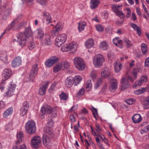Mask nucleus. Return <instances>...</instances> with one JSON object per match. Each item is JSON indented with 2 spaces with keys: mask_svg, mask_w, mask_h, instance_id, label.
Wrapping results in <instances>:
<instances>
[{
  "mask_svg": "<svg viewBox=\"0 0 149 149\" xmlns=\"http://www.w3.org/2000/svg\"><path fill=\"white\" fill-rule=\"evenodd\" d=\"M42 43L43 45H50L52 44L50 36L49 34H45L43 40L42 41Z\"/></svg>",
  "mask_w": 149,
  "mask_h": 149,
  "instance_id": "16",
  "label": "nucleus"
},
{
  "mask_svg": "<svg viewBox=\"0 0 149 149\" xmlns=\"http://www.w3.org/2000/svg\"><path fill=\"white\" fill-rule=\"evenodd\" d=\"M85 93V90L83 88H81L77 93V97H81Z\"/></svg>",
  "mask_w": 149,
  "mask_h": 149,
  "instance_id": "50",
  "label": "nucleus"
},
{
  "mask_svg": "<svg viewBox=\"0 0 149 149\" xmlns=\"http://www.w3.org/2000/svg\"><path fill=\"white\" fill-rule=\"evenodd\" d=\"M22 61L21 58L19 56L15 57L12 61L11 66L13 68L19 66L22 64Z\"/></svg>",
  "mask_w": 149,
  "mask_h": 149,
  "instance_id": "14",
  "label": "nucleus"
},
{
  "mask_svg": "<svg viewBox=\"0 0 149 149\" xmlns=\"http://www.w3.org/2000/svg\"><path fill=\"white\" fill-rule=\"evenodd\" d=\"M102 82V80L101 79H99L97 80L96 84L95 85V89H97L100 85Z\"/></svg>",
  "mask_w": 149,
  "mask_h": 149,
  "instance_id": "53",
  "label": "nucleus"
},
{
  "mask_svg": "<svg viewBox=\"0 0 149 149\" xmlns=\"http://www.w3.org/2000/svg\"><path fill=\"white\" fill-rule=\"evenodd\" d=\"M141 50L143 55H145L148 51L147 47L146 44L142 43L141 45Z\"/></svg>",
  "mask_w": 149,
  "mask_h": 149,
  "instance_id": "37",
  "label": "nucleus"
},
{
  "mask_svg": "<svg viewBox=\"0 0 149 149\" xmlns=\"http://www.w3.org/2000/svg\"><path fill=\"white\" fill-rule=\"evenodd\" d=\"M142 82L140 79L136 81L134 84L133 85V88H135L136 87L141 85L142 84Z\"/></svg>",
  "mask_w": 149,
  "mask_h": 149,
  "instance_id": "56",
  "label": "nucleus"
},
{
  "mask_svg": "<svg viewBox=\"0 0 149 149\" xmlns=\"http://www.w3.org/2000/svg\"><path fill=\"white\" fill-rule=\"evenodd\" d=\"M55 27V30H53L52 32V34L53 36H55L62 29L63 25L60 22H58Z\"/></svg>",
  "mask_w": 149,
  "mask_h": 149,
  "instance_id": "15",
  "label": "nucleus"
},
{
  "mask_svg": "<svg viewBox=\"0 0 149 149\" xmlns=\"http://www.w3.org/2000/svg\"><path fill=\"white\" fill-rule=\"evenodd\" d=\"M43 141L44 145L45 146L48 145L50 142V138L46 135H43Z\"/></svg>",
  "mask_w": 149,
  "mask_h": 149,
  "instance_id": "33",
  "label": "nucleus"
},
{
  "mask_svg": "<svg viewBox=\"0 0 149 149\" xmlns=\"http://www.w3.org/2000/svg\"><path fill=\"white\" fill-rule=\"evenodd\" d=\"M109 75V72L107 68H104L102 70L101 75L102 78H107Z\"/></svg>",
  "mask_w": 149,
  "mask_h": 149,
  "instance_id": "30",
  "label": "nucleus"
},
{
  "mask_svg": "<svg viewBox=\"0 0 149 149\" xmlns=\"http://www.w3.org/2000/svg\"><path fill=\"white\" fill-rule=\"evenodd\" d=\"M27 111V109H26L25 108H22L20 109V114L21 116H24L25 115Z\"/></svg>",
  "mask_w": 149,
  "mask_h": 149,
  "instance_id": "57",
  "label": "nucleus"
},
{
  "mask_svg": "<svg viewBox=\"0 0 149 149\" xmlns=\"http://www.w3.org/2000/svg\"><path fill=\"white\" fill-rule=\"evenodd\" d=\"M135 99L133 98H130L126 100V102L128 104H132L134 102Z\"/></svg>",
  "mask_w": 149,
  "mask_h": 149,
  "instance_id": "61",
  "label": "nucleus"
},
{
  "mask_svg": "<svg viewBox=\"0 0 149 149\" xmlns=\"http://www.w3.org/2000/svg\"><path fill=\"white\" fill-rule=\"evenodd\" d=\"M99 0H91L90 7L92 9L96 8L100 3Z\"/></svg>",
  "mask_w": 149,
  "mask_h": 149,
  "instance_id": "25",
  "label": "nucleus"
},
{
  "mask_svg": "<svg viewBox=\"0 0 149 149\" xmlns=\"http://www.w3.org/2000/svg\"><path fill=\"white\" fill-rule=\"evenodd\" d=\"M132 120L134 123H138L141 121V117L140 114H136L133 116Z\"/></svg>",
  "mask_w": 149,
  "mask_h": 149,
  "instance_id": "28",
  "label": "nucleus"
},
{
  "mask_svg": "<svg viewBox=\"0 0 149 149\" xmlns=\"http://www.w3.org/2000/svg\"><path fill=\"white\" fill-rule=\"evenodd\" d=\"M96 30L99 32L102 31L104 30V28L101 25H97L95 26Z\"/></svg>",
  "mask_w": 149,
  "mask_h": 149,
  "instance_id": "55",
  "label": "nucleus"
},
{
  "mask_svg": "<svg viewBox=\"0 0 149 149\" xmlns=\"http://www.w3.org/2000/svg\"><path fill=\"white\" fill-rule=\"evenodd\" d=\"M12 74V72L9 69H5L2 72V82L0 83V90L1 91H2L4 88V86L2 85V84L4 83V81L8 79L11 76Z\"/></svg>",
  "mask_w": 149,
  "mask_h": 149,
  "instance_id": "5",
  "label": "nucleus"
},
{
  "mask_svg": "<svg viewBox=\"0 0 149 149\" xmlns=\"http://www.w3.org/2000/svg\"><path fill=\"white\" fill-rule=\"evenodd\" d=\"M145 91V88H142L134 91V93L136 95H139L144 93Z\"/></svg>",
  "mask_w": 149,
  "mask_h": 149,
  "instance_id": "44",
  "label": "nucleus"
},
{
  "mask_svg": "<svg viewBox=\"0 0 149 149\" xmlns=\"http://www.w3.org/2000/svg\"><path fill=\"white\" fill-rule=\"evenodd\" d=\"M17 21V19H15L13 20L10 24V25L8 26V28L10 27V29H8V30H10V29H13L15 30V29L14 28V26L15 25V23Z\"/></svg>",
  "mask_w": 149,
  "mask_h": 149,
  "instance_id": "52",
  "label": "nucleus"
},
{
  "mask_svg": "<svg viewBox=\"0 0 149 149\" xmlns=\"http://www.w3.org/2000/svg\"><path fill=\"white\" fill-rule=\"evenodd\" d=\"M44 19L46 21V23L49 24L51 22V17L50 14L45 12L43 13Z\"/></svg>",
  "mask_w": 149,
  "mask_h": 149,
  "instance_id": "31",
  "label": "nucleus"
},
{
  "mask_svg": "<svg viewBox=\"0 0 149 149\" xmlns=\"http://www.w3.org/2000/svg\"><path fill=\"white\" fill-rule=\"evenodd\" d=\"M25 128L26 132L30 134L34 133L36 130L35 122L32 120L29 121L25 124Z\"/></svg>",
  "mask_w": 149,
  "mask_h": 149,
  "instance_id": "4",
  "label": "nucleus"
},
{
  "mask_svg": "<svg viewBox=\"0 0 149 149\" xmlns=\"http://www.w3.org/2000/svg\"><path fill=\"white\" fill-rule=\"evenodd\" d=\"M102 16L103 18L107 19L108 17V13L106 11H104L102 13Z\"/></svg>",
  "mask_w": 149,
  "mask_h": 149,
  "instance_id": "63",
  "label": "nucleus"
},
{
  "mask_svg": "<svg viewBox=\"0 0 149 149\" xmlns=\"http://www.w3.org/2000/svg\"><path fill=\"white\" fill-rule=\"evenodd\" d=\"M69 43L65 44L61 48V49L62 52H67L69 50Z\"/></svg>",
  "mask_w": 149,
  "mask_h": 149,
  "instance_id": "46",
  "label": "nucleus"
},
{
  "mask_svg": "<svg viewBox=\"0 0 149 149\" xmlns=\"http://www.w3.org/2000/svg\"><path fill=\"white\" fill-rule=\"evenodd\" d=\"M125 10L127 11L126 17L127 19L129 18L130 17V15L131 13L130 9L129 8H127L125 9Z\"/></svg>",
  "mask_w": 149,
  "mask_h": 149,
  "instance_id": "54",
  "label": "nucleus"
},
{
  "mask_svg": "<svg viewBox=\"0 0 149 149\" xmlns=\"http://www.w3.org/2000/svg\"><path fill=\"white\" fill-rule=\"evenodd\" d=\"M74 64L76 68L80 71L83 70L85 68L84 61L81 58L77 57L73 60Z\"/></svg>",
  "mask_w": 149,
  "mask_h": 149,
  "instance_id": "6",
  "label": "nucleus"
},
{
  "mask_svg": "<svg viewBox=\"0 0 149 149\" xmlns=\"http://www.w3.org/2000/svg\"><path fill=\"white\" fill-rule=\"evenodd\" d=\"M94 45V41L92 38L88 39L85 42V46L87 49H90L93 47Z\"/></svg>",
  "mask_w": 149,
  "mask_h": 149,
  "instance_id": "17",
  "label": "nucleus"
},
{
  "mask_svg": "<svg viewBox=\"0 0 149 149\" xmlns=\"http://www.w3.org/2000/svg\"><path fill=\"white\" fill-rule=\"evenodd\" d=\"M123 41L125 43L126 47L127 48H129L132 45V42L126 38H124Z\"/></svg>",
  "mask_w": 149,
  "mask_h": 149,
  "instance_id": "41",
  "label": "nucleus"
},
{
  "mask_svg": "<svg viewBox=\"0 0 149 149\" xmlns=\"http://www.w3.org/2000/svg\"><path fill=\"white\" fill-rule=\"evenodd\" d=\"M95 130H93L92 127H91V129L93 135L94 136H97V137H101L103 135L102 134V129L100 126L98 124L95 125Z\"/></svg>",
  "mask_w": 149,
  "mask_h": 149,
  "instance_id": "11",
  "label": "nucleus"
},
{
  "mask_svg": "<svg viewBox=\"0 0 149 149\" xmlns=\"http://www.w3.org/2000/svg\"><path fill=\"white\" fill-rule=\"evenodd\" d=\"M33 33L30 27H26L24 33H19L17 35V41L22 47L24 46L26 43V38H29L33 35Z\"/></svg>",
  "mask_w": 149,
  "mask_h": 149,
  "instance_id": "1",
  "label": "nucleus"
},
{
  "mask_svg": "<svg viewBox=\"0 0 149 149\" xmlns=\"http://www.w3.org/2000/svg\"><path fill=\"white\" fill-rule=\"evenodd\" d=\"M90 76L93 79L96 78V74L95 70H93L90 73Z\"/></svg>",
  "mask_w": 149,
  "mask_h": 149,
  "instance_id": "64",
  "label": "nucleus"
},
{
  "mask_svg": "<svg viewBox=\"0 0 149 149\" xmlns=\"http://www.w3.org/2000/svg\"><path fill=\"white\" fill-rule=\"evenodd\" d=\"M69 50L72 53L75 52L77 50L78 44L75 42H72L69 43Z\"/></svg>",
  "mask_w": 149,
  "mask_h": 149,
  "instance_id": "19",
  "label": "nucleus"
},
{
  "mask_svg": "<svg viewBox=\"0 0 149 149\" xmlns=\"http://www.w3.org/2000/svg\"><path fill=\"white\" fill-rule=\"evenodd\" d=\"M0 60L3 61L5 63H7V55L6 52L2 51L0 52Z\"/></svg>",
  "mask_w": 149,
  "mask_h": 149,
  "instance_id": "22",
  "label": "nucleus"
},
{
  "mask_svg": "<svg viewBox=\"0 0 149 149\" xmlns=\"http://www.w3.org/2000/svg\"><path fill=\"white\" fill-rule=\"evenodd\" d=\"M108 44L105 41L102 42L100 44V47L102 50H106L108 48Z\"/></svg>",
  "mask_w": 149,
  "mask_h": 149,
  "instance_id": "35",
  "label": "nucleus"
},
{
  "mask_svg": "<svg viewBox=\"0 0 149 149\" xmlns=\"http://www.w3.org/2000/svg\"><path fill=\"white\" fill-rule=\"evenodd\" d=\"M13 129L12 124L11 123H10L6 125L5 126V130L8 131H10Z\"/></svg>",
  "mask_w": 149,
  "mask_h": 149,
  "instance_id": "48",
  "label": "nucleus"
},
{
  "mask_svg": "<svg viewBox=\"0 0 149 149\" xmlns=\"http://www.w3.org/2000/svg\"><path fill=\"white\" fill-rule=\"evenodd\" d=\"M58 58L56 56L51 57L45 61V65L48 67H51L54 63L58 61Z\"/></svg>",
  "mask_w": 149,
  "mask_h": 149,
  "instance_id": "10",
  "label": "nucleus"
},
{
  "mask_svg": "<svg viewBox=\"0 0 149 149\" xmlns=\"http://www.w3.org/2000/svg\"><path fill=\"white\" fill-rule=\"evenodd\" d=\"M10 85L7 91L4 94V96L10 97L13 94L16 85L13 81L10 82Z\"/></svg>",
  "mask_w": 149,
  "mask_h": 149,
  "instance_id": "12",
  "label": "nucleus"
},
{
  "mask_svg": "<svg viewBox=\"0 0 149 149\" xmlns=\"http://www.w3.org/2000/svg\"><path fill=\"white\" fill-rule=\"evenodd\" d=\"M130 26L135 31H136L137 33L139 36L141 35V29L139 26L135 24L131 23Z\"/></svg>",
  "mask_w": 149,
  "mask_h": 149,
  "instance_id": "24",
  "label": "nucleus"
},
{
  "mask_svg": "<svg viewBox=\"0 0 149 149\" xmlns=\"http://www.w3.org/2000/svg\"><path fill=\"white\" fill-rule=\"evenodd\" d=\"M143 104L145 109H147L149 107V96L147 97L143 100Z\"/></svg>",
  "mask_w": 149,
  "mask_h": 149,
  "instance_id": "38",
  "label": "nucleus"
},
{
  "mask_svg": "<svg viewBox=\"0 0 149 149\" xmlns=\"http://www.w3.org/2000/svg\"><path fill=\"white\" fill-rule=\"evenodd\" d=\"M43 130L45 133L49 135L53 133V131L52 128L48 127H44Z\"/></svg>",
  "mask_w": 149,
  "mask_h": 149,
  "instance_id": "43",
  "label": "nucleus"
},
{
  "mask_svg": "<svg viewBox=\"0 0 149 149\" xmlns=\"http://www.w3.org/2000/svg\"><path fill=\"white\" fill-rule=\"evenodd\" d=\"M134 78L129 77L127 79H125V77H123L121 81L122 86L121 89L122 90H124L128 88L130 85L128 80L130 81L131 82H133L135 80Z\"/></svg>",
  "mask_w": 149,
  "mask_h": 149,
  "instance_id": "8",
  "label": "nucleus"
},
{
  "mask_svg": "<svg viewBox=\"0 0 149 149\" xmlns=\"http://www.w3.org/2000/svg\"><path fill=\"white\" fill-rule=\"evenodd\" d=\"M13 111V108L10 107L4 111L3 113V117L4 118H6L9 116H10Z\"/></svg>",
  "mask_w": 149,
  "mask_h": 149,
  "instance_id": "26",
  "label": "nucleus"
},
{
  "mask_svg": "<svg viewBox=\"0 0 149 149\" xmlns=\"http://www.w3.org/2000/svg\"><path fill=\"white\" fill-rule=\"evenodd\" d=\"M86 25V23L83 21H81L79 23L78 29L79 31H81L84 30Z\"/></svg>",
  "mask_w": 149,
  "mask_h": 149,
  "instance_id": "32",
  "label": "nucleus"
},
{
  "mask_svg": "<svg viewBox=\"0 0 149 149\" xmlns=\"http://www.w3.org/2000/svg\"><path fill=\"white\" fill-rule=\"evenodd\" d=\"M28 46L29 49L30 50L32 49L35 47V45L34 42L33 40L30 41L28 44Z\"/></svg>",
  "mask_w": 149,
  "mask_h": 149,
  "instance_id": "51",
  "label": "nucleus"
},
{
  "mask_svg": "<svg viewBox=\"0 0 149 149\" xmlns=\"http://www.w3.org/2000/svg\"><path fill=\"white\" fill-rule=\"evenodd\" d=\"M122 64L119 61H117L114 64V68L115 72L116 73L118 72L122 68Z\"/></svg>",
  "mask_w": 149,
  "mask_h": 149,
  "instance_id": "23",
  "label": "nucleus"
},
{
  "mask_svg": "<svg viewBox=\"0 0 149 149\" xmlns=\"http://www.w3.org/2000/svg\"><path fill=\"white\" fill-rule=\"evenodd\" d=\"M59 96L60 100L63 101L67 100L68 98V95L64 92H61Z\"/></svg>",
  "mask_w": 149,
  "mask_h": 149,
  "instance_id": "36",
  "label": "nucleus"
},
{
  "mask_svg": "<svg viewBox=\"0 0 149 149\" xmlns=\"http://www.w3.org/2000/svg\"><path fill=\"white\" fill-rule=\"evenodd\" d=\"M116 15L120 18H124L125 17V14L121 11H119L116 13Z\"/></svg>",
  "mask_w": 149,
  "mask_h": 149,
  "instance_id": "49",
  "label": "nucleus"
},
{
  "mask_svg": "<svg viewBox=\"0 0 149 149\" xmlns=\"http://www.w3.org/2000/svg\"><path fill=\"white\" fill-rule=\"evenodd\" d=\"M41 139L40 136H34L31 139V145L33 148H38L41 145Z\"/></svg>",
  "mask_w": 149,
  "mask_h": 149,
  "instance_id": "9",
  "label": "nucleus"
},
{
  "mask_svg": "<svg viewBox=\"0 0 149 149\" xmlns=\"http://www.w3.org/2000/svg\"><path fill=\"white\" fill-rule=\"evenodd\" d=\"M105 61L104 56L100 54L95 55L93 59V64L96 68H100L103 65Z\"/></svg>",
  "mask_w": 149,
  "mask_h": 149,
  "instance_id": "2",
  "label": "nucleus"
},
{
  "mask_svg": "<svg viewBox=\"0 0 149 149\" xmlns=\"http://www.w3.org/2000/svg\"><path fill=\"white\" fill-rule=\"evenodd\" d=\"M117 87V81L114 79H112L110 82V85L109 87V90L111 91H113L116 89Z\"/></svg>",
  "mask_w": 149,
  "mask_h": 149,
  "instance_id": "20",
  "label": "nucleus"
},
{
  "mask_svg": "<svg viewBox=\"0 0 149 149\" xmlns=\"http://www.w3.org/2000/svg\"><path fill=\"white\" fill-rule=\"evenodd\" d=\"M119 38L118 37H116L115 38L113 39V43L116 46L120 47V48H122L123 47V46L121 45L120 46H119L118 45V42L119 40Z\"/></svg>",
  "mask_w": 149,
  "mask_h": 149,
  "instance_id": "59",
  "label": "nucleus"
},
{
  "mask_svg": "<svg viewBox=\"0 0 149 149\" xmlns=\"http://www.w3.org/2000/svg\"><path fill=\"white\" fill-rule=\"evenodd\" d=\"M123 6L122 4L120 5H113L112 6V8L113 11L116 13V12L118 11L120 9V8H122Z\"/></svg>",
  "mask_w": 149,
  "mask_h": 149,
  "instance_id": "40",
  "label": "nucleus"
},
{
  "mask_svg": "<svg viewBox=\"0 0 149 149\" xmlns=\"http://www.w3.org/2000/svg\"><path fill=\"white\" fill-rule=\"evenodd\" d=\"M58 83L56 82H54L51 85L49 88V92L52 93L55 90L58 88L57 87Z\"/></svg>",
  "mask_w": 149,
  "mask_h": 149,
  "instance_id": "42",
  "label": "nucleus"
},
{
  "mask_svg": "<svg viewBox=\"0 0 149 149\" xmlns=\"http://www.w3.org/2000/svg\"><path fill=\"white\" fill-rule=\"evenodd\" d=\"M82 142L84 145L86 147V148L87 149H88V146H90V144L88 141L86 139H85L82 141Z\"/></svg>",
  "mask_w": 149,
  "mask_h": 149,
  "instance_id": "60",
  "label": "nucleus"
},
{
  "mask_svg": "<svg viewBox=\"0 0 149 149\" xmlns=\"http://www.w3.org/2000/svg\"><path fill=\"white\" fill-rule=\"evenodd\" d=\"M38 65L35 64L32 67L31 71L29 74V79L30 81H32L35 78L37 73Z\"/></svg>",
  "mask_w": 149,
  "mask_h": 149,
  "instance_id": "13",
  "label": "nucleus"
},
{
  "mask_svg": "<svg viewBox=\"0 0 149 149\" xmlns=\"http://www.w3.org/2000/svg\"><path fill=\"white\" fill-rule=\"evenodd\" d=\"M63 67L62 63H60L54 66L53 68V70L55 73L60 71Z\"/></svg>",
  "mask_w": 149,
  "mask_h": 149,
  "instance_id": "34",
  "label": "nucleus"
},
{
  "mask_svg": "<svg viewBox=\"0 0 149 149\" xmlns=\"http://www.w3.org/2000/svg\"><path fill=\"white\" fill-rule=\"evenodd\" d=\"M37 37L39 39H41L44 36V32L41 28H40L36 30Z\"/></svg>",
  "mask_w": 149,
  "mask_h": 149,
  "instance_id": "29",
  "label": "nucleus"
},
{
  "mask_svg": "<svg viewBox=\"0 0 149 149\" xmlns=\"http://www.w3.org/2000/svg\"><path fill=\"white\" fill-rule=\"evenodd\" d=\"M74 84L75 86L78 84L82 80V78L79 75H76L73 79Z\"/></svg>",
  "mask_w": 149,
  "mask_h": 149,
  "instance_id": "27",
  "label": "nucleus"
},
{
  "mask_svg": "<svg viewBox=\"0 0 149 149\" xmlns=\"http://www.w3.org/2000/svg\"><path fill=\"white\" fill-rule=\"evenodd\" d=\"M49 84V81H46L45 84L40 88L39 93L40 95H43L45 94Z\"/></svg>",
  "mask_w": 149,
  "mask_h": 149,
  "instance_id": "18",
  "label": "nucleus"
},
{
  "mask_svg": "<svg viewBox=\"0 0 149 149\" xmlns=\"http://www.w3.org/2000/svg\"><path fill=\"white\" fill-rule=\"evenodd\" d=\"M17 138L19 142L22 141V138L24 137V134L22 131L17 132Z\"/></svg>",
  "mask_w": 149,
  "mask_h": 149,
  "instance_id": "39",
  "label": "nucleus"
},
{
  "mask_svg": "<svg viewBox=\"0 0 149 149\" xmlns=\"http://www.w3.org/2000/svg\"><path fill=\"white\" fill-rule=\"evenodd\" d=\"M53 109L49 105H46L42 107L40 109V114L42 116L45 114H49L51 113V116L52 118H54L57 116L56 111H53Z\"/></svg>",
  "mask_w": 149,
  "mask_h": 149,
  "instance_id": "3",
  "label": "nucleus"
},
{
  "mask_svg": "<svg viewBox=\"0 0 149 149\" xmlns=\"http://www.w3.org/2000/svg\"><path fill=\"white\" fill-rule=\"evenodd\" d=\"M93 109L92 110L94 118L96 119L97 117L98 116L97 110L96 109L93 108Z\"/></svg>",
  "mask_w": 149,
  "mask_h": 149,
  "instance_id": "62",
  "label": "nucleus"
},
{
  "mask_svg": "<svg viewBox=\"0 0 149 149\" xmlns=\"http://www.w3.org/2000/svg\"><path fill=\"white\" fill-rule=\"evenodd\" d=\"M29 105L28 102L27 101H25L23 103L22 108L28 110L29 108Z\"/></svg>",
  "mask_w": 149,
  "mask_h": 149,
  "instance_id": "58",
  "label": "nucleus"
},
{
  "mask_svg": "<svg viewBox=\"0 0 149 149\" xmlns=\"http://www.w3.org/2000/svg\"><path fill=\"white\" fill-rule=\"evenodd\" d=\"M67 39V36L65 34L62 33L59 35L55 39L56 45L58 47H60L65 42Z\"/></svg>",
  "mask_w": 149,
  "mask_h": 149,
  "instance_id": "7",
  "label": "nucleus"
},
{
  "mask_svg": "<svg viewBox=\"0 0 149 149\" xmlns=\"http://www.w3.org/2000/svg\"><path fill=\"white\" fill-rule=\"evenodd\" d=\"M65 84L67 87L68 88L71 87L74 84L73 79L72 77H68L65 81Z\"/></svg>",
  "mask_w": 149,
  "mask_h": 149,
  "instance_id": "21",
  "label": "nucleus"
},
{
  "mask_svg": "<svg viewBox=\"0 0 149 149\" xmlns=\"http://www.w3.org/2000/svg\"><path fill=\"white\" fill-rule=\"evenodd\" d=\"M12 149H27L26 146L24 144L21 145L19 147L17 146H13Z\"/></svg>",
  "mask_w": 149,
  "mask_h": 149,
  "instance_id": "47",
  "label": "nucleus"
},
{
  "mask_svg": "<svg viewBox=\"0 0 149 149\" xmlns=\"http://www.w3.org/2000/svg\"><path fill=\"white\" fill-rule=\"evenodd\" d=\"M86 88L87 91H90L92 88L91 80H88L87 81L86 83Z\"/></svg>",
  "mask_w": 149,
  "mask_h": 149,
  "instance_id": "45",
  "label": "nucleus"
}]
</instances>
